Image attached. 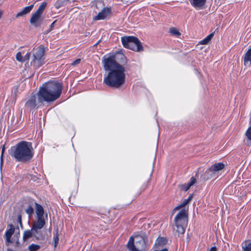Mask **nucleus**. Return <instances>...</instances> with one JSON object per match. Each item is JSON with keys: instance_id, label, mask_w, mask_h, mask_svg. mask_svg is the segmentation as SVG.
Wrapping results in <instances>:
<instances>
[{"instance_id": "obj_1", "label": "nucleus", "mask_w": 251, "mask_h": 251, "mask_svg": "<svg viewBox=\"0 0 251 251\" xmlns=\"http://www.w3.org/2000/svg\"><path fill=\"white\" fill-rule=\"evenodd\" d=\"M120 56L122 64L117 62L116 55L114 53L105 55L102 59L103 68L108 72L104 77L103 83L110 87L119 88L126 81L125 72L127 68L124 65L126 64L127 60L123 54Z\"/></svg>"}, {"instance_id": "obj_2", "label": "nucleus", "mask_w": 251, "mask_h": 251, "mask_svg": "<svg viewBox=\"0 0 251 251\" xmlns=\"http://www.w3.org/2000/svg\"><path fill=\"white\" fill-rule=\"evenodd\" d=\"M62 85L57 81H49L43 84L37 93L31 95L25 103V107L30 109L36 108L37 105H41L43 102H51L57 100L61 96Z\"/></svg>"}, {"instance_id": "obj_3", "label": "nucleus", "mask_w": 251, "mask_h": 251, "mask_svg": "<svg viewBox=\"0 0 251 251\" xmlns=\"http://www.w3.org/2000/svg\"><path fill=\"white\" fill-rule=\"evenodd\" d=\"M34 154L31 142L21 141L10 148V154L16 161L28 163L32 160Z\"/></svg>"}, {"instance_id": "obj_4", "label": "nucleus", "mask_w": 251, "mask_h": 251, "mask_svg": "<svg viewBox=\"0 0 251 251\" xmlns=\"http://www.w3.org/2000/svg\"><path fill=\"white\" fill-rule=\"evenodd\" d=\"M188 219V210L182 209L176 216L173 226L174 234L176 237L183 235L185 231Z\"/></svg>"}, {"instance_id": "obj_5", "label": "nucleus", "mask_w": 251, "mask_h": 251, "mask_svg": "<svg viewBox=\"0 0 251 251\" xmlns=\"http://www.w3.org/2000/svg\"><path fill=\"white\" fill-rule=\"evenodd\" d=\"M123 46L136 51L143 50L142 44L138 38L134 36H124L121 39Z\"/></svg>"}, {"instance_id": "obj_6", "label": "nucleus", "mask_w": 251, "mask_h": 251, "mask_svg": "<svg viewBox=\"0 0 251 251\" xmlns=\"http://www.w3.org/2000/svg\"><path fill=\"white\" fill-rule=\"evenodd\" d=\"M145 247V239L141 236L130 237L127 244L129 251H142Z\"/></svg>"}, {"instance_id": "obj_7", "label": "nucleus", "mask_w": 251, "mask_h": 251, "mask_svg": "<svg viewBox=\"0 0 251 251\" xmlns=\"http://www.w3.org/2000/svg\"><path fill=\"white\" fill-rule=\"evenodd\" d=\"M44 50L39 47L34 49L33 56V58L30 64L34 68H39L44 64Z\"/></svg>"}, {"instance_id": "obj_8", "label": "nucleus", "mask_w": 251, "mask_h": 251, "mask_svg": "<svg viewBox=\"0 0 251 251\" xmlns=\"http://www.w3.org/2000/svg\"><path fill=\"white\" fill-rule=\"evenodd\" d=\"M47 3L45 1L42 2L39 6L37 10L32 15L30 19V23L31 25L35 27L40 25L39 21L40 19L41 15L47 6Z\"/></svg>"}, {"instance_id": "obj_9", "label": "nucleus", "mask_w": 251, "mask_h": 251, "mask_svg": "<svg viewBox=\"0 0 251 251\" xmlns=\"http://www.w3.org/2000/svg\"><path fill=\"white\" fill-rule=\"evenodd\" d=\"M111 15V8L109 7L104 8L102 11L98 13L94 18L95 20H104L109 17Z\"/></svg>"}, {"instance_id": "obj_10", "label": "nucleus", "mask_w": 251, "mask_h": 251, "mask_svg": "<svg viewBox=\"0 0 251 251\" xmlns=\"http://www.w3.org/2000/svg\"><path fill=\"white\" fill-rule=\"evenodd\" d=\"M10 228L7 229L5 233L6 237V245L8 246V243H12V241L11 239L12 235L13 234L15 231V227L13 225H10Z\"/></svg>"}, {"instance_id": "obj_11", "label": "nucleus", "mask_w": 251, "mask_h": 251, "mask_svg": "<svg viewBox=\"0 0 251 251\" xmlns=\"http://www.w3.org/2000/svg\"><path fill=\"white\" fill-rule=\"evenodd\" d=\"M196 182V179L194 177H192L190 181L186 184H182L179 185V188L185 192L187 191L190 188L194 185Z\"/></svg>"}, {"instance_id": "obj_12", "label": "nucleus", "mask_w": 251, "mask_h": 251, "mask_svg": "<svg viewBox=\"0 0 251 251\" xmlns=\"http://www.w3.org/2000/svg\"><path fill=\"white\" fill-rule=\"evenodd\" d=\"M206 0H189L191 4L197 9L203 8Z\"/></svg>"}, {"instance_id": "obj_13", "label": "nucleus", "mask_w": 251, "mask_h": 251, "mask_svg": "<svg viewBox=\"0 0 251 251\" xmlns=\"http://www.w3.org/2000/svg\"><path fill=\"white\" fill-rule=\"evenodd\" d=\"M168 241L166 238L158 237L155 241L154 247L157 250H160L165 245Z\"/></svg>"}, {"instance_id": "obj_14", "label": "nucleus", "mask_w": 251, "mask_h": 251, "mask_svg": "<svg viewBox=\"0 0 251 251\" xmlns=\"http://www.w3.org/2000/svg\"><path fill=\"white\" fill-rule=\"evenodd\" d=\"M31 230L33 233V237H35L37 240H42L43 239V234L41 229L31 227Z\"/></svg>"}, {"instance_id": "obj_15", "label": "nucleus", "mask_w": 251, "mask_h": 251, "mask_svg": "<svg viewBox=\"0 0 251 251\" xmlns=\"http://www.w3.org/2000/svg\"><path fill=\"white\" fill-rule=\"evenodd\" d=\"M45 225V221L44 218H37V221H36L32 226V227L34 228H37L39 229H41Z\"/></svg>"}, {"instance_id": "obj_16", "label": "nucleus", "mask_w": 251, "mask_h": 251, "mask_svg": "<svg viewBox=\"0 0 251 251\" xmlns=\"http://www.w3.org/2000/svg\"><path fill=\"white\" fill-rule=\"evenodd\" d=\"M244 64L245 66H251V48L244 55Z\"/></svg>"}, {"instance_id": "obj_17", "label": "nucleus", "mask_w": 251, "mask_h": 251, "mask_svg": "<svg viewBox=\"0 0 251 251\" xmlns=\"http://www.w3.org/2000/svg\"><path fill=\"white\" fill-rule=\"evenodd\" d=\"M35 210L37 218H44L43 216L44 210L42 205L36 202Z\"/></svg>"}, {"instance_id": "obj_18", "label": "nucleus", "mask_w": 251, "mask_h": 251, "mask_svg": "<svg viewBox=\"0 0 251 251\" xmlns=\"http://www.w3.org/2000/svg\"><path fill=\"white\" fill-rule=\"evenodd\" d=\"M225 167V164L223 163H217L213 164L209 170L211 172H217L223 169Z\"/></svg>"}, {"instance_id": "obj_19", "label": "nucleus", "mask_w": 251, "mask_h": 251, "mask_svg": "<svg viewBox=\"0 0 251 251\" xmlns=\"http://www.w3.org/2000/svg\"><path fill=\"white\" fill-rule=\"evenodd\" d=\"M243 251H251V241L246 240L242 244Z\"/></svg>"}, {"instance_id": "obj_20", "label": "nucleus", "mask_w": 251, "mask_h": 251, "mask_svg": "<svg viewBox=\"0 0 251 251\" xmlns=\"http://www.w3.org/2000/svg\"><path fill=\"white\" fill-rule=\"evenodd\" d=\"M32 236L33 233L31 229L30 230H26L24 232L23 239L24 241H25Z\"/></svg>"}, {"instance_id": "obj_21", "label": "nucleus", "mask_w": 251, "mask_h": 251, "mask_svg": "<svg viewBox=\"0 0 251 251\" xmlns=\"http://www.w3.org/2000/svg\"><path fill=\"white\" fill-rule=\"evenodd\" d=\"M214 36V33H212L209 34L206 37L203 39L200 42V44L201 45H206L212 39L213 37Z\"/></svg>"}, {"instance_id": "obj_22", "label": "nucleus", "mask_w": 251, "mask_h": 251, "mask_svg": "<svg viewBox=\"0 0 251 251\" xmlns=\"http://www.w3.org/2000/svg\"><path fill=\"white\" fill-rule=\"evenodd\" d=\"M28 248L29 251H37L40 249V246L37 244H32Z\"/></svg>"}, {"instance_id": "obj_23", "label": "nucleus", "mask_w": 251, "mask_h": 251, "mask_svg": "<svg viewBox=\"0 0 251 251\" xmlns=\"http://www.w3.org/2000/svg\"><path fill=\"white\" fill-rule=\"evenodd\" d=\"M170 32L172 35L174 36H179L181 35V33L179 32V31L174 27L170 28Z\"/></svg>"}, {"instance_id": "obj_24", "label": "nucleus", "mask_w": 251, "mask_h": 251, "mask_svg": "<svg viewBox=\"0 0 251 251\" xmlns=\"http://www.w3.org/2000/svg\"><path fill=\"white\" fill-rule=\"evenodd\" d=\"M53 240L54 242V247H56L57 245L59 242V237L58 234V230H56L55 232H53Z\"/></svg>"}, {"instance_id": "obj_25", "label": "nucleus", "mask_w": 251, "mask_h": 251, "mask_svg": "<svg viewBox=\"0 0 251 251\" xmlns=\"http://www.w3.org/2000/svg\"><path fill=\"white\" fill-rule=\"evenodd\" d=\"M189 203L186 201V200H184L179 205L176 206L174 210H179V209H180L182 207H185L187 204H188Z\"/></svg>"}, {"instance_id": "obj_26", "label": "nucleus", "mask_w": 251, "mask_h": 251, "mask_svg": "<svg viewBox=\"0 0 251 251\" xmlns=\"http://www.w3.org/2000/svg\"><path fill=\"white\" fill-rule=\"evenodd\" d=\"M33 7V5H31L25 7L22 10L24 12V13L26 15L29 13L31 10L32 9Z\"/></svg>"}, {"instance_id": "obj_27", "label": "nucleus", "mask_w": 251, "mask_h": 251, "mask_svg": "<svg viewBox=\"0 0 251 251\" xmlns=\"http://www.w3.org/2000/svg\"><path fill=\"white\" fill-rule=\"evenodd\" d=\"M16 58L17 61L19 62H24L23 56L22 55L21 52H18L16 54Z\"/></svg>"}, {"instance_id": "obj_28", "label": "nucleus", "mask_w": 251, "mask_h": 251, "mask_svg": "<svg viewBox=\"0 0 251 251\" xmlns=\"http://www.w3.org/2000/svg\"><path fill=\"white\" fill-rule=\"evenodd\" d=\"M33 208L30 205L28 206V207L25 210L26 213L29 216L31 215L33 213Z\"/></svg>"}, {"instance_id": "obj_29", "label": "nucleus", "mask_w": 251, "mask_h": 251, "mask_svg": "<svg viewBox=\"0 0 251 251\" xmlns=\"http://www.w3.org/2000/svg\"><path fill=\"white\" fill-rule=\"evenodd\" d=\"M245 134L248 139L251 141V126L247 129Z\"/></svg>"}, {"instance_id": "obj_30", "label": "nucleus", "mask_w": 251, "mask_h": 251, "mask_svg": "<svg viewBox=\"0 0 251 251\" xmlns=\"http://www.w3.org/2000/svg\"><path fill=\"white\" fill-rule=\"evenodd\" d=\"M30 55H31L30 52H27L26 54L23 57L24 61H25L26 60H29V59L30 57Z\"/></svg>"}, {"instance_id": "obj_31", "label": "nucleus", "mask_w": 251, "mask_h": 251, "mask_svg": "<svg viewBox=\"0 0 251 251\" xmlns=\"http://www.w3.org/2000/svg\"><path fill=\"white\" fill-rule=\"evenodd\" d=\"M25 14L24 13V12H23V10H22L21 11L18 12L16 16V18H19L20 17H22V16H23L24 15H25Z\"/></svg>"}, {"instance_id": "obj_32", "label": "nucleus", "mask_w": 251, "mask_h": 251, "mask_svg": "<svg viewBox=\"0 0 251 251\" xmlns=\"http://www.w3.org/2000/svg\"><path fill=\"white\" fill-rule=\"evenodd\" d=\"M80 59H76L72 63V65L73 66H75L78 64H79L80 62Z\"/></svg>"}, {"instance_id": "obj_33", "label": "nucleus", "mask_w": 251, "mask_h": 251, "mask_svg": "<svg viewBox=\"0 0 251 251\" xmlns=\"http://www.w3.org/2000/svg\"><path fill=\"white\" fill-rule=\"evenodd\" d=\"M4 150H5V147L4 146H3V148L1 150V166L2 165V156H3V153H4Z\"/></svg>"}, {"instance_id": "obj_34", "label": "nucleus", "mask_w": 251, "mask_h": 251, "mask_svg": "<svg viewBox=\"0 0 251 251\" xmlns=\"http://www.w3.org/2000/svg\"><path fill=\"white\" fill-rule=\"evenodd\" d=\"M18 222L20 224V225H22V216L21 215H19L18 216Z\"/></svg>"}, {"instance_id": "obj_35", "label": "nucleus", "mask_w": 251, "mask_h": 251, "mask_svg": "<svg viewBox=\"0 0 251 251\" xmlns=\"http://www.w3.org/2000/svg\"><path fill=\"white\" fill-rule=\"evenodd\" d=\"M192 198H193V196H192V195H190V196H189V197H188L187 199H185V200H186V201L188 203H189V202H190V201L192 200Z\"/></svg>"}, {"instance_id": "obj_36", "label": "nucleus", "mask_w": 251, "mask_h": 251, "mask_svg": "<svg viewBox=\"0 0 251 251\" xmlns=\"http://www.w3.org/2000/svg\"><path fill=\"white\" fill-rule=\"evenodd\" d=\"M192 198H193V196H192V195H190V196H189V197H188L187 199H185V200H186V201L188 203H189V202H190V201L192 200Z\"/></svg>"}, {"instance_id": "obj_37", "label": "nucleus", "mask_w": 251, "mask_h": 251, "mask_svg": "<svg viewBox=\"0 0 251 251\" xmlns=\"http://www.w3.org/2000/svg\"><path fill=\"white\" fill-rule=\"evenodd\" d=\"M208 251H218V249L216 247L211 248Z\"/></svg>"}, {"instance_id": "obj_38", "label": "nucleus", "mask_w": 251, "mask_h": 251, "mask_svg": "<svg viewBox=\"0 0 251 251\" xmlns=\"http://www.w3.org/2000/svg\"><path fill=\"white\" fill-rule=\"evenodd\" d=\"M55 22H56V21H54L50 25V30H52V28L54 27Z\"/></svg>"}, {"instance_id": "obj_39", "label": "nucleus", "mask_w": 251, "mask_h": 251, "mask_svg": "<svg viewBox=\"0 0 251 251\" xmlns=\"http://www.w3.org/2000/svg\"><path fill=\"white\" fill-rule=\"evenodd\" d=\"M16 246H18L19 244V242L18 241L16 242Z\"/></svg>"}]
</instances>
